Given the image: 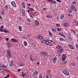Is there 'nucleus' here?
I'll return each mask as SVG.
<instances>
[{"mask_svg":"<svg viewBox=\"0 0 78 78\" xmlns=\"http://www.w3.org/2000/svg\"><path fill=\"white\" fill-rule=\"evenodd\" d=\"M57 48L58 50H60L59 51H57V53L58 52H60V53H62V52L64 51V50L62 49V48L61 46L58 45L56 47Z\"/></svg>","mask_w":78,"mask_h":78,"instance_id":"f257e3e1","label":"nucleus"},{"mask_svg":"<svg viewBox=\"0 0 78 78\" xmlns=\"http://www.w3.org/2000/svg\"><path fill=\"white\" fill-rule=\"evenodd\" d=\"M7 51L8 54L7 55L8 58H9L12 56L11 54V51L9 49H7Z\"/></svg>","mask_w":78,"mask_h":78,"instance_id":"f03ea898","label":"nucleus"},{"mask_svg":"<svg viewBox=\"0 0 78 78\" xmlns=\"http://www.w3.org/2000/svg\"><path fill=\"white\" fill-rule=\"evenodd\" d=\"M62 73L66 75H69V72H68L67 71H66V69H64L62 71Z\"/></svg>","mask_w":78,"mask_h":78,"instance_id":"7ed1b4c3","label":"nucleus"},{"mask_svg":"<svg viewBox=\"0 0 78 78\" xmlns=\"http://www.w3.org/2000/svg\"><path fill=\"white\" fill-rule=\"evenodd\" d=\"M53 62L54 64H55L56 62V61H57V57H55L53 59Z\"/></svg>","mask_w":78,"mask_h":78,"instance_id":"20e7f679","label":"nucleus"},{"mask_svg":"<svg viewBox=\"0 0 78 78\" xmlns=\"http://www.w3.org/2000/svg\"><path fill=\"white\" fill-rule=\"evenodd\" d=\"M71 8L73 9V11H76V7L74 5H72Z\"/></svg>","mask_w":78,"mask_h":78,"instance_id":"39448f33","label":"nucleus"},{"mask_svg":"<svg viewBox=\"0 0 78 78\" xmlns=\"http://www.w3.org/2000/svg\"><path fill=\"white\" fill-rule=\"evenodd\" d=\"M66 58V55L65 54H63L62 57V61H64Z\"/></svg>","mask_w":78,"mask_h":78,"instance_id":"423d86ee","label":"nucleus"},{"mask_svg":"<svg viewBox=\"0 0 78 78\" xmlns=\"http://www.w3.org/2000/svg\"><path fill=\"white\" fill-rule=\"evenodd\" d=\"M11 4L12 5V6H13L14 7H16L17 6H16V2H15L13 1L12 2H11Z\"/></svg>","mask_w":78,"mask_h":78,"instance_id":"0eeeda50","label":"nucleus"},{"mask_svg":"<svg viewBox=\"0 0 78 78\" xmlns=\"http://www.w3.org/2000/svg\"><path fill=\"white\" fill-rule=\"evenodd\" d=\"M11 41L13 42H17V41L14 38L11 39Z\"/></svg>","mask_w":78,"mask_h":78,"instance_id":"6e6552de","label":"nucleus"},{"mask_svg":"<svg viewBox=\"0 0 78 78\" xmlns=\"http://www.w3.org/2000/svg\"><path fill=\"white\" fill-rule=\"evenodd\" d=\"M36 38L37 39H42V36L41 35H39L36 37Z\"/></svg>","mask_w":78,"mask_h":78,"instance_id":"1a4fd4ad","label":"nucleus"},{"mask_svg":"<svg viewBox=\"0 0 78 78\" xmlns=\"http://www.w3.org/2000/svg\"><path fill=\"white\" fill-rule=\"evenodd\" d=\"M22 6L23 8H26L25 3V2H23L22 3Z\"/></svg>","mask_w":78,"mask_h":78,"instance_id":"9d476101","label":"nucleus"},{"mask_svg":"<svg viewBox=\"0 0 78 78\" xmlns=\"http://www.w3.org/2000/svg\"><path fill=\"white\" fill-rule=\"evenodd\" d=\"M68 46L69 47V48H70V49H72V50H73L74 49V48L73 46L71 44H68Z\"/></svg>","mask_w":78,"mask_h":78,"instance_id":"9b49d317","label":"nucleus"},{"mask_svg":"<svg viewBox=\"0 0 78 78\" xmlns=\"http://www.w3.org/2000/svg\"><path fill=\"white\" fill-rule=\"evenodd\" d=\"M33 76L37 75H38V72L37 71L35 72L34 73H33Z\"/></svg>","mask_w":78,"mask_h":78,"instance_id":"f8f14e48","label":"nucleus"},{"mask_svg":"<svg viewBox=\"0 0 78 78\" xmlns=\"http://www.w3.org/2000/svg\"><path fill=\"white\" fill-rule=\"evenodd\" d=\"M7 45L8 46V47H10L11 46V43L10 42L8 43L7 44Z\"/></svg>","mask_w":78,"mask_h":78,"instance_id":"ddd939ff","label":"nucleus"},{"mask_svg":"<svg viewBox=\"0 0 78 78\" xmlns=\"http://www.w3.org/2000/svg\"><path fill=\"white\" fill-rule=\"evenodd\" d=\"M63 18H64V14H62L60 16V19H62Z\"/></svg>","mask_w":78,"mask_h":78,"instance_id":"4468645a","label":"nucleus"},{"mask_svg":"<svg viewBox=\"0 0 78 78\" xmlns=\"http://www.w3.org/2000/svg\"><path fill=\"white\" fill-rule=\"evenodd\" d=\"M35 22L36 23V25L37 26L39 25V22L37 21H35Z\"/></svg>","mask_w":78,"mask_h":78,"instance_id":"2eb2a0df","label":"nucleus"},{"mask_svg":"<svg viewBox=\"0 0 78 78\" xmlns=\"http://www.w3.org/2000/svg\"><path fill=\"white\" fill-rule=\"evenodd\" d=\"M22 74L21 75V76L24 77L25 76V73H24L23 72H22Z\"/></svg>","mask_w":78,"mask_h":78,"instance_id":"dca6fc26","label":"nucleus"},{"mask_svg":"<svg viewBox=\"0 0 78 78\" xmlns=\"http://www.w3.org/2000/svg\"><path fill=\"white\" fill-rule=\"evenodd\" d=\"M9 65L10 66H11V67H12L13 66V63L12 62H10L9 63Z\"/></svg>","mask_w":78,"mask_h":78,"instance_id":"f3484780","label":"nucleus"},{"mask_svg":"<svg viewBox=\"0 0 78 78\" xmlns=\"http://www.w3.org/2000/svg\"><path fill=\"white\" fill-rule=\"evenodd\" d=\"M5 9L7 10H8V6L7 5L5 6Z\"/></svg>","mask_w":78,"mask_h":78,"instance_id":"a211bd4d","label":"nucleus"},{"mask_svg":"<svg viewBox=\"0 0 78 78\" xmlns=\"http://www.w3.org/2000/svg\"><path fill=\"white\" fill-rule=\"evenodd\" d=\"M71 65L73 66H76V64L74 62H73L71 63Z\"/></svg>","mask_w":78,"mask_h":78,"instance_id":"6ab92c4d","label":"nucleus"},{"mask_svg":"<svg viewBox=\"0 0 78 78\" xmlns=\"http://www.w3.org/2000/svg\"><path fill=\"white\" fill-rule=\"evenodd\" d=\"M63 25L65 27H68L69 26V24L68 23H65L63 24Z\"/></svg>","mask_w":78,"mask_h":78,"instance_id":"aec40b11","label":"nucleus"},{"mask_svg":"<svg viewBox=\"0 0 78 78\" xmlns=\"http://www.w3.org/2000/svg\"><path fill=\"white\" fill-rule=\"evenodd\" d=\"M43 55L44 56H48V55H47V52H44Z\"/></svg>","mask_w":78,"mask_h":78,"instance_id":"412c9836","label":"nucleus"},{"mask_svg":"<svg viewBox=\"0 0 78 78\" xmlns=\"http://www.w3.org/2000/svg\"><path fill=\"white\" fill-rule=\"evenodd\" d=\"M18 28L19 30V31H22V26H20L18 27Z\"/></svg>","mask_w":78,"mask_h":78,"instance_id":"4be33fe9","label":"nucleus"},{"mask_svg":"<svg viewBox=\"0 0 78 78\" xmlns=\"http://www.w3.org/2000/svg\"><path fill=\"white\" fill-rule=\"evenodd\" d=\"M24 44L25 46H27V41H24Z\"/></svg>","mask_w":78,"mask_h":78,"instance_id":"5701e85b","label":"nucleus"},{"mask_svg":"<svg viewBox=\"0 0 78 78\" xmlns=\"http://www.w3.org/2000/svg\"><path fill=\"white\" fill-rule=\"evenodd\" d=\"M52 30L53 31H54V32H56V29H55L54 28H52Z\"/></svg>","mask_w":78,"mask_h":78,"instance_id":"b1692460","label":"nucleus"},{"mask_svg":"<svg viewBox=\"0 0 78 78\" xmlns=\"http://www.w3.org/2000/svg\"><path fill=\"white\" fill-rule=\"evenodd\" d=\"M29 9L31 10V11H34V10L32 8H30V7H29Z\"/></svg>","mask_w":78,"mask_h":78,"instance_id":"393cba45","label":"nucleus"},{"mask_svg":"<svg viewBox=\"0 0 78 78\" xmlns=\"http://www.w3.org/2000/svg\"><path fill=\"white\" fill-rule=\"evenodd\" d=\"M73 5H76V1H74L72 2Z\"/></svg>","mask_w":78,"mask_h":78,"instance_id":"a878e982","label":"nucleus"},{"mask_svg":"<svg viewBox=\"0 0 78 78\" xmlns=\"http://www.w3.org/2000/svg\"><path fill=\"white\" fill-rule=\"evenodd\" d=\"M38 78H42V75L41 74H40L38 77Z\"/></svg>","mask_w":78,"mask_h":78,"instance_id":"bb28decb","label":"nucleus"},{"mask_svg":"<svg viewBox=\"0 0 78 78\" xmlns=\"http://www.w3.org/2000/svg\"><path fill=\"white\" fill-rule=\"evenodd\" d=\"M40 64H39V62H38L37 63V66H39Z\"/></svg>","mask_w":78,"mask_h":78,"instance_id":"cd10ccee","label":"nucleus"},{"mask_svg":"<svg viewBox=\"0 0 78 78\" xmlns=\"http://www.w3.org/2000/svg\"><path fill=\"white\" fill-rule=\"evenodd\" d=\"M22 37L23 39H26L27 38V37L26 36H25V35L23 36H22Z\"/></svg>","mask_w":78,"mask_h":78,"instance_id":"c85d7f7f","label":"nucleus"},{"mask_svg":"<svg viewBox=\"0 0 78 78\" xmlns=\"http://www.w3.org/2000/svg\"><path fill=\"white\" fill-rule=\"evenodd\" d=\"M41 42L42 43H45V40H42L41 41Z\"/></svg>","mask_w":78,"mask_h":78,"instance_id":"c756f323","label":"nucleus"},{"mask_svg":"<svg viewBox=\"0 0 78 78\" xmlns=\"http://www.w3.org/2000/svg\"><path fill=\"white\" fill-rule=\"evenodd\" d=\"M24 64H23V63H21V64H20L19 66L20 67H21V66H24Z\"/></svg>","mask_w":78,"mask_h":78,"instance_id":"7c9ffc66","label":"nucleus"},{"mask_svg":"<svg viewBox=\"0 0 78 78\" xmlns=\"http://www.w3.org/2000/svg\"><path fill=\"white\" fill-rule=\"evenodd\" d=\"M53 0H47V2H51V3L52 2Z\"/></svg>","mask_w":78,"mask_h":78,"instance_id":"2f4dec72","label":"nucleus"},{"mask_svg":"<svg viewBox=\"0 0 78 78\" xmlns=\"http://www.w3.org/2000/svg\"><path fill=\"white\" fill-rule=\"evenodd\" d=\"M22 12V13H25V10L24 9H23Z\"/></svg>","mask_w":78,"mask_h":78,"instance_id":"473e14b6","label":"nucleus"},{"mask_svg":"<svg viewBox=\"0 0 78 78\" xmlns=\"http://www.w3.org/2000/svg\"><path fill=\"white\" fill-rule=\"evenodd\" d=\"M49 34L51 36H52V34H51V33L50 32H49Z\"/></svg>","mask_w":78,"mask_h":78,"instance_id":"72a5a7b5","label":"nucleus"},{"mask_svg":"<svg viewBox=\"0 0 78 78\" xmlns=\"http://www.w3.org/2000/svg\"><path fill=\"white\" fill-rule=\"evenodd\" d=\"M71 31L72 33H76V32H75V31L74 30H71Z\"/></svg>","mask_w":78,"mask_h":78,"instance_id":"f704fd0d","label":"nucleus"},{"mask_svg":"<svg viewBox=\"0 0 78 78\" xmlns=\"http://www.w3.org/2000/svg\"><path fill=\"white\" fill-rule=\"evenodd\" d=\"M51 3H53V4H56V2L55 1H52Z\"/></svg>","mask_w":78,"mask_h":78,"instance_id":"c9c22d12","label":"nucleus"},{"mask_svg":"<svg viewBox=\"0 0 78 78\" xmlns=\"http://www.w3.org/2000/svg\"><path fill=\"white\" fill-rule=\"evenodd\" d=\"M76 48L77 50H78V45L77 44H76Z\"/></svg>","mask_w":78,"mask_h":78,"instance_id":"e433bc0d","label":"nucleus"},{"mask_svg":"<svg viewBox=\"0 0 78 78\" xmlns=\"http://www.w3.org/2000/svg\"><path fill=\"white\" fill-rule=\"evenodd\" d=\"M45 43L46 45H49L50 44V43L48 42V41H46Z\"/></svg>","mask_w":78,"mask_h":78,"instance_id":"4c0bfd02","label":"nucleus"},{"mask_svg":"<svg viewBox=\"0 0 78 78\" xmlns=\"http://www.w3.org/2000/svg\"><path fill=\"white\" fill-rule=\"evenodd\" d=\"M26 75H29V73H28V72H27L25 73Z\"/></svg>","mask_w":78,"mask_h":78,"instance_id":"58836bf2","label":"nucleus"},{"mask_svg":"<svg viewBox=\"0 0 78 78\" xmlns=\"http://www.w3.org/2000/svg\"><path fill=\"white\" fill-rule=\"evenodd\" d=\"M27 21L28 22H31V20L30 19H28L27 20Z\"/></svg>","mask_w":78,"mask_h":78,"instance_id":"ea45409f","label":"nucleus"},{"mask_svg":"<svg viewBox=\"0 0 78 78\" xmlns=\"http://www.w3.org/2000/svg\"><path fill=\"white\" fill-rule=\"evenodd\" d=\"M46 17H47V18H51V16H46Z\"/></svg>","mask_w":78,"mask_h":78,"instance_id":"a19ab883","label":"nucleus"},{"mask_svg":"<svg viewBox=\"0 0 78 78\" xmlns=\"http://www.w3.org/2000/svg\"><path fill=\"white\" fill-rule=\"evenodd\" d=\"M62 34H63L62 33H58L59 35H60V36H62Z\"/></svg>","mask_w":78,"mask_h":78,"instance_id":"79ce46f5","label":"nucleus"},{"mask_svg":"<svg viewBox=\"0 0 78 78\" xmlns=\"http://www.w3.org/2000/svg\"><path fill=\"white\" fill-rule=\"evenodd\" d=\"M57 30L58 31H61V29L60 28H57Z\"/></svg>","mask_w":78,"mask_h":78,"instance_id":"37998d69","label":"nucleus"},{"mask_svg":"<svg viewBox=\"0 0 78 78\" xmlns=\"http://www.w3.org/2000/svg\"><path fill=\"white\" fill-rule=\"evenodd\" d=\"M59 40H60V41H64L63 38H61L59 39Z\"/></svg>","mask_w":78,"mask_h":78,"instance_id":"c03bdc74","label":"nucleus"},{"mask_svg":"<svg viewBox=\"0 0 78 78\" xmlns=\"http://www.w3.org/2000/svg\"><path fill=\"white\" fill-rule=\"evenodd\" d=\"M60 25V24H56V27H59Z\"/></svg>","mask_w":78,"mask_h":78,"instance_id":"a18cd8bd","label":"nucleus"},{"mask_svg":"<svg viewBox=\"0 0 78 78\" xmlns=\"http://www.w3.org/2000/svg\"><path fill=\"white\" fill-rule=\"evenodd\" d=\"M0 31H1V32H3V30L2 28L0 29Z\"/></svg>","mask_w":78,"mask_h":78,"instance_id":"49530a36","label":"nucleus"},{"mask_svg":"<svg viewBox=\"0 0 78 78\" xmlns=\"http://www.w3.org/2000/svg\"><path fill=\"white\" fill-rule=\"evenodd\" d=\"M32 46L33 47H36V45L35 44H32Z\"/></svg>","mask_w":78,"mask_h":78,"instance_id":"de8ad7c7","label":"nucleus"},{"mask_svg":"<svg viewBox=\"0 0 78 78\" xmlns=\"http://www.w3.org/2000/svg\"><path fill=\"white\" fill-rule=\"evenodd\" d=\"M48 42L49 43H51V42H53V41L51 40H48Z\"/></svg>","mask_w":78,"mask_h":78,"instance_id":"09e8293b","label":"nucleus"},{"mask_svg":"<svg viewBox=\"0 0 78 78\" xmlns=\"http://www.w3.org/2000/svg\"><path fill=\"white\" fill-rule=\"evenodd\" d=\"M40 55H41V56H42L43 55H44V53L41 52L40 53Z\"/></svg>","mask_w":78,"mask_h":78,"instance_id":"8fccbe9b","label":"nucleus"},{"mask_svg":"<svg viewBox=\"0 0 78 78\" xmlns=\"http://www.w3.org/2000/svg\"><path fill=\"white\" fill-rule=\"evenodd\" d=\"M22 15L23 16H25V13H22Z\"/></svg>","mask_w":78,"mask_h":78,"instance_id":"3c124183","label":"nucleus"},{"mask_svg":"<svg viewBox=\"0 0 78 78\" xmlns=\"http://www.w3.org/2000/svg\"><path fill=\"white\" fill-rule=\"evenodd\" d=\"M57 2H59V3H61V1H60V0H56Z\"/></svg>","mask_w":78,"mask_h":78,"instance_id":"603ef678","label":"nucleus"},{"mask_svg":"<svg viewBox=\"0 0 78 78\" xmlns=\"http://www.w3.org/2000/svg\"><path fill=\"white\" fill-rule=\"evenodd\" d=\"M62 37H64L66 38V36H65V35L64 34H62Z\"/></svg>","mask_w":78,"mask_h":78,"instance_id":"864d4df0","label":"nucleus"},{"mask_svg":"<svg viewBox=\"0 0 78 78\" xmlns=\"http://www.w3.org/2000/svg\"><path fill=\"white\" fill-rule=\"evenodd\" d=\"M0 66L4 68V66H3V65H2L0 64Z\"/></svg>","mask_w":78,"mask_h":78,"instance_id":"5fc2aeb1","label":"nucleus"},{"mask_svg":"<svg viewBox=\"0 0 78 78\" xmlns=\"http://www.w3.org/2000/svg\"><path fill=\"white\" fill-rule=\"evenodd\" d=\"M3 39V38L2 37H0V41H2Z\"/></svg>","mask_w":78,"mask_h":78,"instance_id":"6e6d98bb","label":"nucleus"},{"mask_svg":"<svg viewBox=\"0 0 78 78\" xmlns=\"http://www.w3.org/2000/svg\"><path fill=\"white\" fill-rule=\"evenodd\" d=\"M9 76V75H8L6 76H5V77L6 78H8Z\"/></svg>","mask_w":78,"mask_h":78,"instance_id":"4d7b16f0","label":"nucleus"},{"mask_svg":"<svg viewBox=\"0 0 78 78\" xmlns=\"http://www.w3.org/2000/svg\"><path fill=\"white\" fill-rule=\"evenodd\" d=\"M68 16H69V17H71V16H72V15H71L70 14H68Z\"/></svg>","mask_w":78,"mask_h":78,"instance_id":"13d9d810","label":"nucleus"},{"mask_svg":"<svg viewBox=\"0 0 78 78\" xmlns=\"http://www.w3.org/2000/svg\"><path fill=\"white\" fill-rule=\"evenodd\" d=\"M5 40L6 41H9V38H7L5 39Z\"/></svg>","mask_w":78,"mask_h":78,"instance_id":"bf43d9fd","label":"nucleus"},{"mask_svg":"<svg viewBox=\"0 0 78 78\" xmlns=\"http://www.w3.org/2000/svg\"><path fill=\"white\" fill-rule=\"evenodd\" d=\"M27 5L28 6H30L31 5V4H30V3H28H28H27Z\"/></svg>","mask_w":78,"mask_h":78,"instance_id":"052dcab7","label":"nucleus"},{"mask_svg":"<svg viewBox=\"0 0 78 78\" xmlns=\"http://www.w3.org/2000/svg\"><path fill=\"white\" fill-rule=\"evenodd\" d=\"M4 32L5 33H8V31L6 30H3Z\"/></svg>","mask_w":78,"mask_h":78,"instance_id":"680f3d73","label":"nucleus"},{"mask_svg":"<svg viewBox=\"0 0 78 78\" xmlns=\"http://www.w3.org/2000/svg\"><path fill=\"white\" fill-rule=\"evenodd\" d=\"M21 71V69H18V72H20Z\"/></svg>","mask_w":78,"mask_h":78,"instance_id":"e2e57ef3","label":"nucleus"},{"mask_svg":"<svg viewBox=\"0 0 78 78\" xmlns=\"http://www.w3.org/2000/svg\"><path fill=\"white\" fill-rule=\"evenodd\" d=\"M67 61H64V62H63V63H64V64H66V63H67Z\"/></svg>","mask_w":78,"mask_h":78,"instance_id":"0e129e2a","label":"nucleus"},{"mask_svg":"<svg viewBox=\"0 0 78 78\" xmlns=\"http://www.w3.org/2000/svg\"><path fill=\"white\" fill-rule=\"evenodd\" d=\"M74 23H76V21L75 20H74Z\"/></svg>","mask_w":78,"mask_h":78,"instance_id":"69168bd1","label":"nucleus"},{"mask_svg":"<svg viewBox=\"0 0 78 78\" xmlns=\"http://www.w3.org/2000/svg\"><path fill=\"white\" fill-rule=\"evenodd\" d=\"M1 28H4V26H1Z\"/></svg>","mask_w":78,"mask_h":78,"instance_id":"338daca9","label":"nucleus"},{"mask_svg":"<svg viewBox=\"0 0 78 78\" xmlns=\"http://www.w3.org/2000/svg\"><path fill=\"white\" fill-rule=\"evenodd\" d=\"M46 76L47 78H49V77H48V75H47Z\"/></svg>","mask_w":78,"mask_h":78,"instance_id":"774afa93","label":"nucleus"}]
</instances>
